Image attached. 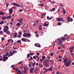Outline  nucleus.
<instances>
[{
	"mask_svg": "<svg viewBox=\"0 0 74 74\" xmlns=\"http://www.w3.org/2000/svg\"><path fill=\"white\" fill-rule=\"evenodd\" d=\"M5 13H4L2 11L0 12V15H4L5 14Z\"/></svg>",
	"mask_w": 74,
	"mask_h": 74,
	"instance_id": "8",
	"label": "nucleus"
},
{
	"mask_svg": "<svg viewBox=\"0 0 74 74\" xmlns=\"http://www.w3.org/2000/svg\"><path fill=\"white\" fill-rule=\"evenodd\" d=\"M6 18L9 19L11 18V16H8L7 17H6Z\"/></svg>",
	"mask_w": 74,
	"mask_h": 74,
	"instance_id": "22",
	"label": "nucleus"
},
{
	"mask_svg": "<svg viewBox=\"0 0 74 74\" xmlns=\"http://www.w3.org/2000/svg\"><path fill=\"white\" fill-rule=\"evenodd\" d=\"M9 54L10 55V56L9 55L8 57H10L11 56H12L14 55L13 53L11 51H10V52Z\"/></svg>",
	"mask_w": 74,
	"mask_h": 74,
	"instance_id": "6",
	"label": "nucleus"
},
{
	"mask_svg": "<svg viewBox=\"0 0 74 74\" xmlns=\"http://www.w3.org/2000/svg\"><path fill=\"white\" fill-rule=\"evenodd\" d=\"M23 68H24V73L25 74V73H26L27 71V70L25 69V66H23Z\"/></svg>",
	"mask_w": 74,
	"mask_h": 74,
	"instance_id": "19",
	"label": "nucleus"
},
{
	"mask_svg": "<svg viewBox=\"0 0 74 74\" xmlns=\"http://www.w3.org/2000/svg\"><path fill=\"white\" fill-rule=\"evenodd\" d=\"M62 25V23L61 22L58 23V25Z\"/></svg>",
	"mask_w": 74,
	"mask_h": 74,
	"instance_id": "38",
	"label": "nucleus"
},
{
	"mask_svg": "<svg viewBox=\"0 0 74 74\" xmlns=\"http://www.w3.org/2000/svg\"><path fill=\"white\" fill-rule=\"evenodd\" d=\"M33 59V58L32 56H31L30 57V59H29V61H32V60Z\"/></svg>",
	"mask_w": 74,
	"mask_h": 74,
	"instance_id": "23",
	"label": "nucleus"
},
{
	"mask_svg": "<svg viewBox=\"0 0 74 74\" xmlns=\"http://www.w3.org/2000/svg\"><path fill=\"white\" fill-rule=\"evenodd\" d=\"M63 61H64V63H65L67 62V60L66 59H64Z\"/></svg>",
	"mask_w": 74,
	"mask_h": 74,
	"instance_id": "20",
	"label": "nucleus"
},
{
	"mask_svg": "<svg viewBox=\"0 0 74 74\" xmlns=\"http://www.w3.org/2000/svg\"><path fill=\"white\" fill-rule=\"evenodd\" d=\"M62 12L65 15L66 14V12L64 9H63Z\"/></svg>",
	"mask_w": 74,
	"mask_h": 74,
	"instance_id": "14",
	"label": "nucleus"
},
{
	"mask_svg": "<svg viewBox=\"0 0 74 74\" xmlns=\"http://www.w3.org/2000/svg\"><path fill=\"white\" fill-rule=\"evenodd\" d=\"M45 71H46L47 72L48 71H49V70L48 69H47V68H45Z\"/></svg>",
	"mask_w": 74,
	"mask_h": 74,
	"instance_id": "40",
	"label": "nucleus"
},
{
	"mask_svg": "<svg viewBox=\"0 0 74 74\" xmlns=\"http://www.w3.org/2000/svg\"><path fill=\"white\" fill-rule=\"evenodd\" d=\"M13 12L12 8H11L9 10V12L11 14H12Z\"/></svg>",
	"mask_w": 74,
	"mask_h": 74,
	"instance_id": "7",
	"label": "nucleus"
},
{
	"mask_svg": "<svg viewBox=\"0 0 74 74\" xmlns=\"http://www.w3.org/2000/svg\"><path fill=\"white\" fill-rule=\"evenodd\" d=\"M35 36H36V37H38L39 36H38V34L35 35Z\"/></svg>",
	"mask_w": 74,
	"mask_h": 74,
	"instance_id": "58",
	"label": "nucleus"
},
{
	"mask_svg": "<svg viewBox=\"0 0 74 74\" xmlns=\"http://www.w3.org/2000/svg\"><path fill=\"white\" fill-rule=\"evenodd\" d=\"M10 24L11 25H12L13 24L12 21L10 22Z\"/></svg>",
	"mask_w": 74,
	"mask_h": 74,
	"instance_id": "53",
	"label": "nucleus"
},
{
	"mask_svg": "<svg viewBox=\"0 0 74 74\" xmlns=\"http://www.w3.org/2000/svg\"><path fill=\"white\" fill-rule=\"evenodd\" d=\"M34 69L33 68H30V70H32V71H34Z\"/></svg>",
	"mask_w": 74,
	"mask_h": 74,
	"instance_id": "36",
	"label": "nucleus"
},
{
	"mask_svg": "<svg viewBox=\"0 0 74 74\" xmlns=\"http://www.w3.org/2000/svg\"><path fill=\"white\" fill-rule=\"evenodd\" d=\"M3 23H4V21H1V22H0V24L2 25L3 24Z\"/></svg>",
	"mask_w": 74,
	"mask_h": 74,
	"instance_id": "24",
	"label": "nucleus"
},
{
	"mask_svg": "<svg viewBox=\"0 0 74 74\" xmlns=\"http://www.w3.org/2000/svg\"><path fill=\"white\" fill-rule=\"evenodd\" d=\"M27 58H29V57H30V54H28L27 55Z\"/></svg>",
	"mask_w": 74,
	"mask_h": 74,
	"instance_id": "31",
	"label": "nucleus"
},
{
	"mask_svg": "<svg viewBox=\"0 0 74 74\" xmlns=\"http://www.w3.org/2000/svg\"><path fill=\"white\" fill-rule=\"evenodd\" d=\"M73 18H71L70 19V20H69V21L72 22V21H73Z\"/></svg>",
	"mask_w": 74,
	"mask_h": 74,
	"instance_id": "37",
	"label": "nucleus"
},
{
	"mask_svg": "<svg viewBox=\"0 0 74 74\" xmlns=\"http://www.w3.org/2000/svg\"><path fill=\"white\" fill-rule=\"evenodd\" d=\"M3 33V31H0V34H2Z\"/></svg>",
	"mask_w": 74,
	"mask_h": 74,
	"instance_id": "54",
	"label": "nucleus"
},
{
	"mask_svg": "<svg viewBox=\"0 0 74 74\" xmlns=\"http://www.w3.org/2000/svg\"><path fill=\"white\" fill-rule=\"evenodd\" d=\"M62 43V41L60 40V41H59V43H58L57 44V45H59L60 44H61Z\"/></svg>",
	"mask_w": 74,
	"mask_h": 74,
	"instance_id": "18",
	"label": "nucleus"
},
{
	"mask_svg": "<svg viewBox=\"0 0 74 74\" xmlns=\"http://www.w3.org/2000/svg\"><path fill=\"white\" fill-rule=\"evenodd\" d=\"M23 11V10L21 9H20L19 10V12H22Z\"/></svg>",
	"mask_w": 74,
	"mask_h": 74,
	"instance_id": "50",
	"label": "nucleus"
},
{
	"mask_svg": "<svg viewBox=\"0 0 74 74\" xmlns=\"http://www.w3.org/2000/svg\"><path fill=\"white\" fill-rule=\"evenodd\" d=\"M16 25L18 27H20L21 26V25L19 23H18L17 24H16Z\"/></svg>",
	"mask_w": 74,
	"mask_h": 74,
	"instance_id": "16",
	"label": "nucleus"
},
{
	"mask_svg": "<svg viewBox=\"0 0 74 74\" xmlns=\"http://www.w3.org/2000/svg\"><path fill=\"white\" fill-rule=\"evenodd\" d=\"M53 18V17L52 16H51V17H50L49 18V20H51V19H52Z\"/></svg>",
	"mask_w": 74,
	"mask_h": 74,
	"instance_id": "42",
	"label": "nucleus"
},
{
	"mask_svg": "<svg viewBox=\"0 0 74 74\" xmlns=\"http://www.w3.org/2000/svg\"><path fill=\"white\" fill-rule=\"evenodd\" d=\"M38 5L39 6H40V7H43L44 6V3H42V4H38Z\"/></svg>",
	"mask_w": 74,
	"mask_h": 74,
	"instance_id": "15",
	"label": "nucleus"
},
{
	"mask_svg": "<svg viewBox=\"0 0 74 74\" xmlns=\"http://www.w3.org/2000/svg\"><path fill=\"white\" fill-rule=\"evenodd\" d=\"M56 21H63L64 22V21L63 20V18H56Z\"/></svg>",
	"mask_w": 74,
	"mask_h": 74,
	"instance_id": "2",
	"label": "nucleus"
},
{
	"mask_svg": "<svg viewBox=\"0 0 74 74\" xmlns=\"http://www.w3.org/2000/svg\"><path fill=\"white\" fill-rule=\"evenodd\" d=\"M55 10V8H52V11H54Z\"/></svg>",
	"mask_w": 74,
	"mask_h": 74,
	"instance_id": "63",
	"label": "nucleus"
},
{
	"mask_svg": "<svg viewBox=\"0 0 74 74\" xmlns=\"http://www.w3.org/2000/svg\"><path fill=\"white\" fill-rule=\"evenodd\" d=\"M48 70H49H49L50 71H52V69H51V68H49Z\"/></svg>",
	"mask_w": 74,
	"mask_h": 74,
	"instance_id": "44",
	"label": "nucleus"
},
{
	"mask_svg": "<svg viewBox=\"0 0 74 74\" xmlns=\"http://www.w3.org/2000/svg\"><path fill=\"white\" fill-rule=\"evenodd\" d=\"M23 35V36L27 38L28 37L27 36V33L24 34Z\"/></svg>",
	"mask_w": 74,
	"mask_h": 74,
	"instance_id": "11",
	"label": "nucleus"
},
{
	"mask_svg": "<svg viewBox=\"0 0 74 74\" xmlns=\"http://www.w3.org/2000/svg\"><path fill=\"white\" fill-rule=\"evenodd\" d=\"M3 62H5V58H3Z\"/></svg>",
	"mask_w": 74,
	"mask_h": 74,
	"instance_id": "55",
	"label": "nucleus"
},
{
	"mask_svg": "<svg viewBox=\"0 0 74 74\" xmlns=\"http://www.w3.org/2000/svg\"><path fill=\"white\" fill-rule=\"evenodd\" d=\"M62 41H66V38H65V37H62L61 39Z\"/></svg>",
	"mask_w": 74,
	"mask_h": 74,
	"instance_id": "13",
	"label": "nucleus"
},
{
	"mask_svg": "<svg viewBox=\"0 0 74 74\" xmlns=\"http://www.w3.org/2000/svg\"><path fill=\"white\" fill-rule=\"evenodd\" d=\"M23 19L22 18H20L19 20H18V21L20 23H22V22Z\"/></svg>",
	"mask_w": 74,
	"mask_h": 74,
	"instance_id": "10",
	"label": "nucleus"
},
{
	"mask_svg": "<svg viewBox=\"0 0 74 74\" xmlns=\"http://www.w3.org/2000/svg\"><path fill=\"white\" fill-rule=\"evenodd\" d=\"M45 58V56H42V59H44V58Z\"/></svg>",
	"mask_w": 74,
	"mask_h": 74,
	"instance_id": "60",
	"label": "nucleus"
},
{
	"mask_svg": "<svg viewBox=\"0 0 74 74\" xmlns=\"http://www.w3.org/2000/svg\"><path fill=\"white\" fill-rule=\"evenodd\" d=\"M19 35H21L22 34V33L21 32H19Z\"/></svg>",
	"mask_w": 74,
	"mask_h": 74,
	"instance_id": "46",
	"label": "nucleus"
},
{
	"mask_svg": "<svg viewBox=\"0 0 74 74\" xmlns=\"http://www.w3.org/2000/svg\"><path fill=\"white\" fill-rule=\"evenodd\" d=\"M49 25L48 24H46L44 23L43 24V26H48V25Z\"/></svg>",
	"mask_w": 74,
	"mask_h": 74,
	"instance_id": "17",
	"label": "nucleus"
},
{
	"mask_svg": "<svg viewBox=\"0 0 74 74\" xmlns=\"http://www.w3.org/2000/svg\"><path fill=\"white\" fill-rule=\"evenodd\" d=\"M21 42V40H18L17 41V42L18 43H20Z\"/></svg>",
	"mask_w": 74,
	"mask_h": 74,
	"instance_id": "33",
	"label": "nucleus"
},
{
	"mask_svg": "<svg viewBox=\"0 0 74 74\" xmlns=\"http://www.w3.org/2000/svg\"><path fill=\"white\" fill-rule=\"evenodd\" d=\"M36 63L35 62H34V63H32V66H34V65H36Z\"/></svg>",
	"mask_w": 74,
	"mask_h": 74,
	"instance_id": "26",
	"label": "nucleus"
},
{
	"mask_svg": "<svg viewBox=\"0 0 74 74\" xmlns=\"http://www.w3.org/2000/svg\"><path fill=\"white\" fill-rule=\"evenodd\" d=\"M71 63V62L68 61L66 63H64V64L65 65V66H69Z\"/></svg>",
	"mask_w": 74,
	"mask_h": 74,
	"instance_id": "3",
	"label": "nucleus"
},
{
	"mask_svg": "<svg viewBox=\"0 0 74 74\" xmlns=\"http://www.w3.org/2000/svg\"><path fill=\"white\" fill-rule=\"evenodd\" d=\"M14 38H16L17 37V33L16 32H15L14 33Z\"/></svg>",
	"mask_w": 74,
	"mask_h": 74,
	"instance_id": "9",
	"label": "nucleus"
},
{
	"mask_svg": "<svg viewBox=\"0 0 74 74\" xmlns=\"http://www.w3.org/2000/svg\"><path fill=\"white\" fill-rule=\"evenodd\" d=\"M9 29V27L7 25H5V26L3 29V31L4 32H6Z\"/></svg>",
	"mask_w": 74,
	"mask_h": 74,
	"instance_id": "1",
	"label": "nucleus"
},
{
	"mask_svg": "<svg viewBox=\"0 0 74 74\" xmlns=\"http://www.w3.org/2000/svg\"><path fill=\"white\" fill-rule=\"evenodd\" d=\"M38 45L37 46V47H39V48H40L41 47V46L40 45V44H38Z\"/></svg>",
	"mask_w": 74,
	"mask_h": 74,
	"instance_id": "45",
	"label": "nucleus"
},
{
	"mask_svg": "<svg viewBox=\"0 0 74 74\" xmlns=\"http://www.w3.org/2000/svg\"><path fill=\"white\" fill-rule=\"evenodd\" d=\"M70 19V17H68L67 18V20L68 21V22H69V21Z\"/></svg>",
	"mask_w": 74,
	"mask_h": 74,
	"instance_id": "29",
	"label": "nucleus"
},
{
	"mask_svg": "<svg viewBox=\"0 0 74 74\" xmlns=\"http://www.w3.org/2000/svg\"><path fill=\"white\" fill-rule=\"evenodd\" d=\"M12 4L13 5L16 6V7H19L20 6V5L18 4H17V3H13Z\"/></svg>",
	"mask_w": 74,
	"mask_h": 74,
	"instance_id": "5",
	"label": "nucleus"
},
{
	"mask_svg": "<svg viewBox=\"0 0 74 74\" xmlns=\"http://www.w3.org/2000/svg\"><path fill=\"white\" fill-rule=\"evenodd\" d=\"M6 18V17H3L2 18V20H5Z\"/></svg>",
	"mask_w": 74,
	"mask_h": 74,
	"instance_id": "34",
	"label": "nucleus"
},
{
	"mask_svg": "<svg viewBox=\"0 0 74 74\" xmlns=\"http://www.w3.org/2000/svg\"><path fill=\"white\" fill-rule=\"evenodd\" d=\"M27 36L28 37H30L31 36V35L30 34L28 33H27Z\"/></svg>",
	"mask_w": 74,
	"mask_h": 74,
	"instance_id": "21",
	"label": "nucleus"
},
{
	"mask_svg": "<svg viewBox=\"0 0 74 74\" xmlns=\"http://www.w3.org/2000/svg\"><path fill=\"white\" fill-rule=\"evenodd\" d=\"M54 54L52 53H51V54H50V55L52 56Z\"/></svg>",
	"mask_w": 74,
	"mask_h": 74,
	"instance_id": "52",
	"label": "nucleus"
},
{
	"mask_svg": "<svg viewBox=\"0 0 74 74\" xmlns=\"http://www.w3.org/2000/svg\"><path fill=\"white\" fill-rule=\"evenodd\" d=\"M47 19L48 20H49V16H47Z\"/></svg>",
	"mask_w": 74,
	"mask_h": 74,
	"instance_id": "61",
	"label": "nucleus"
},
{
	"mask_svg": "<svg viewBox=\"0 0 74 74\" xmlns=\"http://www.w3.org/2000/svg\"><path fill=\"white\" fill-rule=\"evenodd\" d=\"M21 74V71L20 70H18V72H17V74Z\"/></svg>",
	"mask_w": 74,
	"mask_h": 74,
	"instance_id": "28",
	"label": "nucleus"
},
{
	"mask_svg": "<svg viewBox=\"0 0 74 74\" xmlns=\"http://www.w3.org/2000/svg\"><path fill=\"white\" fill-rule=\"evenodd\" d=\"M4 40V38L3 37L2 38V40Z\"/></svg>",
	"mask_w": 74,
	"mask_h": 74,
	"instance_id": "64",
	"label": "nucleus"
},
{
	"mask_svg": "<svg viewBox=\"0 0 74 74\" xmlns=\"http://www.w3.org/2000/svg\"><path fill=\"white\" fill-rule=\"evenodd\" d=\"M30 73H33V71L31 70H30Z\"/></svg>",
	"mask_w": 74,
	"mask_h": 74,
	"instance_id": "62",
	"label": "nucleus"
},
{
	"mask_svg": "<svg viewBox=\"0 0 74 74\" xmlns=\"http://www.w3.org/2000/svg\"><path fill=\"white\" fill-rule=\"evenodd\" d=\"M44 23L46 24H48L49 25V22L48 21H46L44 22Z\"/></svg>",
	"mask_w": 74,
	"mask_h": 74,
	"instance_id": "27",
	"label": "nucleus"
},
{
	"mask_svg": "<svg viewBox=\"0 0 74 74\" xmlns=\"http://www.w3.org/2000/svg\"><path fill=\"white\" fill-rule=\"evenodd\" d=\"M30 55H31V56H33V55H34V53H30Z\"/></svg>",
	"mask_w": 74,
	"mask_h": 74,
	"instance_id": "39",
	"label": "nucleus"
},
{
	"mask_svg": "<svg viewBox=\"0 0 74 74\" xmlns=\"http://www.w3.org/2000/svg\"><path fill=\"white\" fill-rule=\"evenodd\" d=\"M39 70V68H36V71H38V70Z\"/></svg>",
	"mask_w": 74,
	"mask_h": 74,
	"instance_id": "56",
	"label": "nucleus"
},
{
	"mask_svg": "<svg viewBox=\"0 0 74 74\" xmlns=\"http://www.w3.org/2000/svg\"><path fill=\"white\" fill-rule=\"evenodd\" d=\"M2 57L1 56H0V61L2 60L3 58H1Z\"/></svg>",
	"mask_w": 74,
	"mask_h": 74,
	"instance_id": "41",
	"label": "nucleus"
},
{
	"mask_svg": "<svg viewBox=\"0 0 74 74\" xmlns=\"http://www.w3.org/2000/svg\"><path fill=\"white\" fill-rule=\"evenodd\" d=\"M22 41V42H26V40H27V39L25 38H23L21 39Z\"/></svg>",
	"mask_w": 74,
	"mask_h": 74,
	"instance_id": "4",
	"label": "nucleus"
},
{
	"mask_svg": "<svg viewBox=\"0 0 74 74\" xmlns=\"http://www.w3.org/2000/svg\"><path fill=\"white\" fill-rule=\"evenodd\" d=\"M28 66L30 68H31L32 67V66L31 65V64H28Z\"/></svg>",
	"mask_w": 74,
	"mask_h": 74,
	"instance_id": "32",
	"label": "nucleus"
},
{
	"mask_svg": "<svg viewBox=\"0 0 74 74\" xmlns=\"http://www.w3.org/2000/svg\"><path fill=\"white\" fill-rule=\"evenodd\" d=\"M10 31H6V34H10Z\"/></svg>",
	"mask_w": 74,
	"mask_h": 74,
	"instance_id": "30",
	"label": "nucleus"
},
{
	"mask_svg": "<svg viewBox=\"0 0 74 74\" xmlns=\"http://www.w3.org/2000/svg\"><path fill=\"white\" fill-rule=\"evenodd\" d=\"M8 58L7 57H6L5 58V60H7Z\"/></svg>",
	"mask_w": 74,
	"mask_h": 74,
	"instance_id": "49",
	"label": "nucleus"
},
{
	"mask_svg": "<svg viewBox=\"0 0 74 74\" xmlns=\"http://www.w3.org/2000/svg\"><path fill=\"white\" fill-rule=\"evenodd\" d=\"M20 35H18V38H21V36Z\"/></svg>",
	"mask_w": 74,
	"mask_h": 74,
	"instance_id": "59",
	"label": "nucleus"
},
{
	"mask_svg": "<svg viewBox=\"0 0 74 74\" xmlns=\"http://www.w3.org/2000/svg\"><path fill=\"white\" fill-rule=\"evenodd\" d=\"M74 48V47L73 46L72 47H71L70 48H69V49H72L73 50Z\"/></svg>",
	"mask_w": 74,
	"mask_h": 74,
	"instance_id": "25",
	"label": "nucleus"
},
{
	"mask_svg": "<svg viewBox=\"0 0 74 74\" xmlns=\"http://www.w3.org/2000/svg\"><path fill=\"white\" fill-rule=\"evenodd\" d=\"M39 66H40V67H42V64H40L39 65Z\"/></svg>",
	"mask_w": 74,
	"mask_h": 74,
	"instance_id": "57",
	"label": "nucleus"
},
{
	"mask_svg": "<svg viewBox=\"0 0 74 74\" xmlns=\"http://www.w3.org/2000/svg\"><path fill=\"white\" fill-rule=\"evenodd\" d=\"M34 72L36 73H37V71H36V69H34Z\"/></svg>",
	"mask_w": 74,
	"mask_h": 74,
	"instance_id": "47",
	"label": "nucleus"
},
{
	"mask_svg": "<svg viewBox=\"0 0 74 74\" xmlns=\"http://www.w3.org/2000/svg\"><path fill=\"white\" fill-rule=\"evenodd\" d=\"M49 64L47 63H45V66L46 67H47L49 66Z\"/></svg>",
	"mask_w": 74,
	"mask_h": 74,
	"instance_id": "12",
	"label": "nucleus"
},
{
	"mask_svg": "<svg viewBox=\"0 0 74 74\" xmlns=\"http://www.w3.org/2000/svg\"><path fill=\"white\" fill-rule=\"evenodd\" d=\"M33 58L34 59H36V57L35 56H34L33 57Z\"/></svg>",
	"mask_w": 74,
	"mask_h": 74,
	"instance_id": "48",
	"label": "nucleus"
},
{
	"mask_svg": "<svg viewBox=\"0 0 74 74\" xmlns=\"http://www.w3.org/2000/svg\"><path fill=\"white\" fill-rule=\"evenodd\" d=\"M47 61L48 62H50L51 61V60H49V59H47Z\"/></svg>",
	"mask_w": 74,
	"mask_h": 74,
	"instance_id": "43",
	"label": "nucleus"
},
{
	"mask_svg": "<svg viewBox=\"0 0 74 74\" xmlns=\"http://www.w3.org/2000/svg\"><path fill=\"white\" fill-rule=\"evenodd\" d=\"M6 57H7V55L5 54H4L3 55V57L4 58H5Z\"/></svg>",
	"mask_w": 74,
	"mask_h": 74,
	"instance_id": "35",
	"label": "nucleus"
},
{
	"mask_svg": "<svg viewBox=\"0 0 74 74\" xmlns=\"http://www.w3.org/2000/svg\"><path fill=\"white\" fill-rule=\"evenodd\" d=\"M9 53L8 52H7L6 53L5 55H6V56H8Z\"/></svg>",
	"mask_w": 74,
	"mask_h": 74,
	"instance_id": "51",
	"label": "nucleus"
}]
</instances>
